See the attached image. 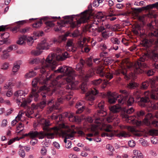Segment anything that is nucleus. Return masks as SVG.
<instances>
[{
    "label": "nucleus",
    "instance_id": "nucleus-1",
    "mask_svg": "<svg viewBox=\"0 0 158 158\" xmlns=\"http://www.w3.org/2000/svg\"><path fill=\"white\" fill-rule=\"evenodd\" d=\"M55 56L54 54L49 55L46 58V60H44L43 62H41L42 69L40 68V83H43L46 84V82L48 80L50 79L52 77V75H50L48 77V74L46 72V69L48 68L49 69L53 70L56 68V65L53 62V59ZM48 88L45 84L42 86H40V94L42 95V93L46 94L48 91L50 90Z\"/></svg>",
    "mask_w": 158,
    "mask_h": 158
},
{
    "label": "nucleus",
    "instance_id": "nucleus-2",
    "mask_svg": "<svg viewBox=\"0 0 158 158\" xmlns=\"http://www.w3.org/2000/svg\"><path fill=\"white\" fill-rule=\"evenodd\" d=\"M40 83V80L38 78H35L32 81V85L33 87L31 93L32 95H31L26 99L25 98L20 97L17 98L19 96L23 95L25 93L22 90H19L16 91L14 94V95L16 98L17 103L18 105L24 107L27 106V104L31 102L32 100V97H34V100L36 102L39 100L40 88L37 86V84Z\"/></svg>",
    "mask_w": 158,
    "mask_h": 158
},
{
    "label": "nucleus",
    "instance_id": "nucleus-3",
    "mask_svg": "<svg viewBox=\"0 0 158 158\" xmlns=\"http://www.w3.org/2000/svg\"><path fill=\"white\" fill-rule=\"evenodd\" d=\"M64 19L68 20L66 21L61 20L60 22H58L57 24H59V27H57L55 28V31H60L62 27H65L66 24L68 23L70 24L72 28H73L79 27L81 23H84L85 21L84 19V17H81L79 19H76V21L73 20V15L66 16H64Z\"/></svg>",
    "mask_w": 158,
    "mask_h": 158
},
{
    "label": "nucleus",
    "instance_id": "nucleus-4",
    "mask_svg": "<svg viewBox=\"0 0 158 158\" xmlns=\"http://www.w3.org/2000/svg\"><path fill=\"white\" fill-rule=\"evenodd\" d=\"M104 95L108 97V102L110 104L114 103L116 101L118 100V104H121L126 102L127 106H132L134 102V98L131 96L128 97L125 100L122 98L118 99V98H121V95H118L115 92L111 93L110 92H108L107 94H105Z\"/></svg>",
    "mask_w": 158,
    "mask_h": 158
},
{
    "label": "nucleus",
    "instance_id": "nucleus-5",
    "mask_svg": "<svg viewBox=\"0 0 158 158\" xmlns=\"http://www.w3.org/2000/svg\"><path fill=\"white\" fill-rule=\"evenodd\" d=\"M147 92H148L150 94L149 91H145L144 93L145 96L141 98L140 96L141 92L140 89H137L133 93V96L137 100H140V101H138V104L141 107H146V105L145 103L149 102L150 101L149 96L147 94Z\"/></svg>",
    "mask_w": 158,
    "mask_h": 158
},
{
    "label": "nucleus",
    "instance_id": "nucleus-6",
    "mask_svg": "<svg viewBox=\"0 0 158 158\" xmlns=\"http://www.w3.org/2000/svg\"><path fill=\"white\" fill-rule=\"evenodd\" d=\"M55 72L56 73H65L70 77V79L67 78V82H71L74 79V77L76 75L75 72L74 70L69 69L67 66H60L59 67L58 69L55 71Z\"/></svg>",
    "mask_w": 158,
    "mask_h": 158
},
{
    "label": "nucleus",
    "instance_id": "nucleus-7",
    "mask_svg": "<svg viewBox=\"0 0 158 158\" xmlns=\"http://www.w3.org/2000/svg\"><path fill=\"white\" fill-rule=\"evenodd\" d=\"M148 51L147 52L145 53L142 56L139 58V61L136 62L135 64L136 68V72L137 73H141L142 72V70L140 69V68H145L147 67V64L144 63V61L148 60ZM136 71V70H135Z\"/></svg>",
    "mask_w": 158,
    "mask_h": 158
},
{
    "label": "nucleus",
    "instance_id": "nucleus-8",
    "mask_svg": "<svg viewBox=\"0 0 158 158\" xmlns=\"http://www.w3.org/2000/svg\"><path fill=\"white\" fill-rule=\"evenodd\" d=\"M150 85L152 88H155L156 87V83L152 78H150L147 80L143 82L140 86V89L146 90L148 89Z\"/></svg>",
    "mask_w": 158,
    "mask_h": 158
},
{
    "label": "nucleus",
    "instance_id": "nucleus-9",
    "mask_svg": "<svg viewBox=\"0 0 158 158\" xmlns=\"http://www.w3.org/2000/svg\"><path fill=\"white\" fill-rule=\"evenodd\" d=\"M39 122L38 121H37V122L34 123L33 130L29 132L30 138L33 139L38 137L40 139V132L39 131Z\"/></svg>",
    "mask_w": 158,
    "mask_h": 158
},
{
    "label": "nucleus",
    "instance_id": "nucleus-10",
    "mask_svg": "<svg viewBox=\"0 0 158 158\" xmlns=\"http://www.w3.org/2000/svg\"><path fill=\"white\" fill-rule=\"evenodd\" d=\"M98 93V91L95 89L89 91L86 93V99L90 101L89 102V105H92L93 104V101L94 100L95 96Z\"/></svg>",
    "mask_w": 158,
    "mask_h": 158
},
{
    "label": "nucleus",
    "instance_id": "nucleus-11",
    "mask_svg": "<svg viewBox=\"0 0 158 158\" xmlns=\"http://www.w3.org/2000/svg\"><path fill=\"white\" fill-rule=\"evenodd\" d=\"M40 124L42 125V127L44 131L47 132H50L52 129L54 130V128H50V122L48 120H45L44 118H41L40 117Z\"/></svg>",
    "mask_w": 158,
    "mask_h": 158
},
{
    "label": "nucleus",
    "instance_id": "nucleus-12",
    "mask_svg": "<svg viewBox=\"0 0 158 158\" xmlns=\"http://www.w3.org/2000/svg\"><path fill=\"white\" fill-rule=\"evenodd\" d=\"M153 8H156L158 9V2L153 4L148 5L146 6L143 7L141 8H133L132 9L136 12H141L143 10H148Z\"/></svg>",
    "mask_w": 158,
    "mask_h": 158
},
{
    "label": "nucleus",
    "instance_id": "nucleus-13",
    "mask_svg": "<svg viewBox=\"0 0 158 158\" xmlns=\"http://www.w3.org/2000/svg\"><path fill=\"white\" fill-rule=\"evenodd\" d=\"M148 58L152 62H156L158 60V52L155 49L148 51Z\"/></svg>",
    "mask_w": 158,
    "mask_h": 158
},
{
    "label": "nucleus",
    "instance_id": "nucleus-14",
    "mask_svg": "<svg viewBox=\"0 0 158 158\" xmlns=\"http://www.w3.org/2000/svg\"><path fill=\"white\" fill-rule=\"evenodd\" d=\"M104 68H98L97 70V73L99 74L101 77H103L105 76L106 77L109 79H111L113 77V74L109 73L107 74H105V73L103 71Z\"/></svg>",
    "mask_w": 158,
    "mask_h": 158
},
{
    "label": "nucleus",
    "instance_id": "nucleus-15",
    "mask_svg": "<svg viewBox=\"0 0 158 158\" xmlns=\"http://www.w3.org/2000/svg\"><path fill=\"white\" fill-rule=\"evenodd\" d=\"M51 45L46 42V39L45 38H42L40 42V50H47L48 49Z\"/></svg>",
    "mask_w": 158,
    "mask_h": 158
},
{
    "label": "nucleus",
    "instance_id": "nucleus-16",
    "mask_svg": "<svg viewBox=\"0 0 158 158\" xmlns=\"http://www.w3.org/2000/svg\"><path fill=\"white\" fill-rule=\"evenodd\" d=\"M55 134L54 133H47L40 131V139H42L46 136L48 139H53L54 138Z\"/></svg>",
    "mask_w": 158,
    "mask_h": 158
},
{
    "label": "nucleus",
    "instance_id": "nucleus-17",
    "mask_svg": "<svg viewBox=\"0 0 158 158\" xmlns=\"http://www.w3.org/2000/svg\"><path fill=\"white\" fill-rule=\"evenodd\" d=\"M34 35L32 37H27L26 40L28 44L30 45H31L33 42V40H35L37 38H39V34L36 32H34L33 33Z\"/></svg>",
    "mask_w": 158,
    "mask_h": 158
},
{
    "label": "nucleus",
    "instance_id": "nucleus-18",
    "mask_svg": "<svg viewBox=\"0 0 158 158\" xmlns=\"http://www.w3.org/2000/svg\"><path fill=\"white\" fill-rule=\"evenodd\" d=\"M69 57L68 52H65L62 53L61 54L57 55L56 58L58 61H63Z\"/></svg>",
    "mask_w": 158,
    "mask_h": 158
},
{
    "label": "nucleus",
    "instance_id": "nucleus-19",
    "mask_svg": "<svg viewBox=\"0 0 158 158\" xmlns=\"http://www.w3.org/2000/svg\"><path fill=\"white\" fill-rule=\"evenodd\" d=\"M84 63V60L81 59V62L76 65V70L78 71L80 73L83 74L84 73L83 68Z\"/></svg>",
    "mask_w": 158,
    "mask_h": 158
},
{
    "label": "nucleus",
    "instance_id": "nucleus-20",
    "mask_svg": "<svg viewBox=\"0 0 158 158\" xmlns=\"http://www.w3.org/2000/svg\"><path fill=\"white\" fill-rule=\"evenodd\" d=\"M152 115L151 113H148L147 114L143 120V123L148 126H150L151 124L150 120L152 118Z\"/></svg>",
    "mask_w": 158,
    "mask_h": 158
},
{
    "label": "nucleus",
    "instance_id": "nucleus-21",
    "mask_svg": "<svg viewBox=\"0 0 158 158\" xmlns=\"http://www.w3.org/2000/svg\"><path fill=\"white\" fill-rule=\"evenodd\" d=\"M22 63V62L21 60L17 61L15 63L12 69V72L15 73L17 72L20 68V65Z\"/></svg>",
    "mask_w": 158,
    "mask_h": 158
},
{
    "label": "nucleus",
    "instance_id": "nucleus-22",
    "mask_svg": "<svg viewBox=\"0 0 158 158\" xmlns=\"http://www.w3.org/2000/svg\"><path fill=\"white\" fill-rule=\"evenodd\" d=\"M118 106H114L109 107V109L111 112L112 113H115L119 111L120 109L121 108V107L120 105L121 104H119Z\"/></svg>",
    "mask_w": 158,
    "mask_h": 158
},
{
    "label": "nucleus",
    "instance_id": "nucleus-23",
    "mask_svg": "<svg viewBox=\"0 0 158 158\" xmlns=\"http://www.w3.org/2000/svg\"><path fill=\"white\" fill-rule=\"evenodd\" d=\"M80 88L82 93L84 94L88 90V86L85 82L82 83L80 85Z\"/></svg>",
    "mask_w": 158,
    "mask_h": 158
},
{
    "label": "nucleus",
    "instance_id": "nucleus-24",
    "mask_svg": "<svg viewBox=\"0 0 158 158\" xmlns=\"http://www.w3.org/2000/svg\"><path fill=\"white\" fill-rule=\"evenodd\" d=\"M106 131L107 132H110L109 133H103L102 134V137L104 136H107L110 138L109 139H111V138L114 135V134L112 133V132H110L111 131V130L109 129L108 128H106Z\"/></svg>",
    "mask_w": 158,
    "mask_h": 158
},
{
    "label": "nucleus",
    "instance_id": "nucleus-25",
    "mask_svg": "<svg viewBox=\"0 0 158 158\" xmlns=\"http://www.w3.org/2000/svg\"><path fill=\"white\" fill-rule=\"evenodd\" d=\"M147 94L148 96L150 95L151 98L153 100H157L158 99V92L157 91H155L153 92L150 93L149 94L147 92Z\"/></svg>",
    "mask_w": 158,
    "mask_h": 158
},
{
    "label": "nucleus",
    "instance_id": "nucleus-26",
    "mask_svg": "<svg viewBox=\"0 0 158 158\" xmlns=\"http://www.w3.org/2000/svg\"><path fill=\"white\" fill-rule=\"evenodd\" d=\"M148 36L150 38H152L153 37H158V29H155L151 32H149Z\"/></svg>",
    "mask_w": 158,
    "mask_h": 158
},
{
    "label": "nucleus",
    "instance_id": "nucleus-27",
    "mask_svg": "<svg viewBox=\"0 0 158 158\" xmlns=\"http://www.w3.org/2000/svg\"><path fill=\"white\" fill-rule=\"evenodd\" d=\"M92 30L93 31H97L98 33H102L103 31H105L106 30L104 26H99L96 28H93Z\"/></svg>",
    "mask_w": 158,
    "mask_h": 158
},
{
    "label": "nucleus",
    "instance_id": "nucleus-28",
    "mask_svg": "<svg viewBox=\"0 0 158 158\" xmlns=\"http://www.w3.org/2000/svg\"><path fill=\"white\" fill-rule=\"evenodd\" d=\"M144 72L147 76L148 77L153 75L155 73L154 69H146L145 71Z\"/></svg>",
    "mask_w": 158,
    "mask_h": 158
},
{
    "label": "nucleus",
    "instance_id": "nucleus-29",
    "mask_svg": "<svg viewBox=\"0 0 158 158\" xmlns=\"http://www.w3.org/2000/svg\"><path fill=\"white\" fill-rule=\"evenodd\" d=\"M27 36L25 35H23L20 37L17 42V44L19 45H22L24 44L25 40H26Z\"/></svg>",
    "mask_w": 158,
    "mask_h": 158
},
{
    "label": "nucleus",
    "instance_id": "nucleus-30",
    "mask_svg": "<svg viewBox=\"0 0 158 158\" xmlns=\"http://www.w3.org/2000/svg\"><path fill=\"white\" fill-rule=\"evenodd\" d=\"M63 135L64 136H65V139L64 140V142L65 144H66L68 142V141L67 139L73 137V135L72 134H69L66 132H63L62 133Z\"/></svg>",
    "mask_w": 158,
    "mask_h": 158
},
{
    "label": "nucleus",
    "instance_id": "nucleus-31",
    "mask_svg": "<svg viewBox=\"0 0 158 158\" xmlns=\"http://www.w3.org/2000/svg\"><path fill=\"white\" fill-rule=\"evenodd\" d=\"M42 101L41 102H40V108L43 109L44 108L46 104V96L45 95H42Z\"/></svg>",
    "mask_w": 158,
    "mask_h": 158
},
{
    "label": "nucleus",
    "instance_id": "nucleus-32",
    "mask_svg": "<svg viewBox=\"0 0 158 158\" xmlns=\"http://www.w3.org/2000/svg\"><path fill=\"white\" fill-rule=\"evenodd\" d=\"M120 92L121 93L123 94V99L124 100H127V98L129 95V93L125 90H120Z\"/></svg>",
    "mask_w": 158,
    "mask_h": 158
},
{
    "label": "nucleus",
    "instance_id": "nucleus-33",
    "mask_svg": "<svg viewBox=\"0 0 158 158\" xmlns=\"http://www.w3.org/2000/svg\"><path fill=\"white\" fill-rule=\"evenodd\" d=\"M36 73L31 71H29V73H27L25 75V77L27 78H29L35 76Z\"/></svg>",
    "mask_w": 158,
    "mask_h": 158
},
{
    "label": "nucleus",
    "instance_id": "nucleus-34",
    "mask_svg": "<svg viewBox=\"0 0 158 158\" xmlns=\"http://www.w3.org/2000/svg\"><path fill=\"white\" fill-rule=\"evenodd\" d=\"M73 114L68 113L67 112H65L63 113L62 115H60L59 116L60 120V118H62L63 117H68L69 119V120H71V115H72Z\"/></svg>",
    "mask_w": 158,
    "mask_h": 158
},
{
    "label": "nucleus",
    "instance_id": "nucleus-35",
    "mask_svg": "<svg viewBox=\"0 0 158 158\" xmlns=\"http://www.w3.org/2000/svg\"><path fill=\"white\" fill-rule=\"evenodd\" d=\"M92 11L93 9H92V4L91 3H90L88 6V10H85L83 13L85 14H88L92 15L93 14Z\"/></svg>",
    "mask_w": 158,
    "mask_h": 158
},
{
    "label": "nucleus",
    "instance_id": "nucleus-36",
    "mask_svg": "<svg viewBox=\"0 0 158 158\" xmlns=\"http://www.w3.org/2000/svg\"><path fill=\"white\" fill-rule=\"evenodd\" d=\"M81 35L80 31L76 29L72 33H71L70 36L73 37H76L79 36Z\"/></svg>",
    "mask_w": 158,
    "mask_h": 158
},
{
    "label": "nucleus",
    "instance_id": "nucleus-37",
    "mask_svg": "<svg viewBox=\"0 0 158 158\" xmlns=\"http://www.w3.org/2000/svg\"><path fill=\"white\" fill-rule=\"evenodd\" d=\"M0 36L3 40H8V39L10 36V35L8 32H4L0 34Z\"/></svg>",
    "mask_w": 158,
    "mask_h": 158
},
{
    "label": "nucleus",
    "instance_id": "nucleus-38",
    "mask_svg": "<svg viewBox=\"0 0 158 158\" xmlns=\"http://www.w3.org/2000/svg\"><path fill=\"white\" fill-rule=\"evenodd\" d=\"M71 116V119H72L70 121H75L77 122H79L81 121V118L79 116L77 115L74 116L73 114Z\"/></svg>",
    "mask_w": 158,
    "mask_h": 158
},
{
    "label": "nucleus",
    "instance_id": "nucleus-39",
    "mask_svg": "<svg viewBox=\"0 0 158 158\" xmlns=\"http://www.w3.org/2000/svg\"><path fill=\"white\" fill-rule=\"evenodd\" d=\"M145 113V112L143 110L138 111L136 113L135 117L137 118H139L144 115Z\"/></svg>",
    "mask_w": 158,
    "mask_h": 158
},
{
    "label": "nucleus",
    "instance_id": "nucleus-40",
    "mask_svg": "<svg viewBox=\"0 0 158 158\" xmlns=\"http://www.w3.org/2000/svg\"><path fill=\"white\" fill-rule=\"evenodd\" d=\"M24 125L21 123H19L17 127V131H19L18 133L21 132L24 130Z\"/></svg>",
    "mask_w": 158,
    "mask_h": 158
},
{
    "label": "nucleus",
    "instance_id": "nucleus-41",
    "mask_svg": "<svg viewBox=\"0 0 158 158\" xmlns=\"http://www.w3.org/2000/svg\"><path fill=\"white\" fill-rule=\"evenodd\" d=\"M117 136L119 137H126L130 136L125 131H122L119 133L117 134Z\"/></svg>",
    "mask_w": 158,
    "mask_h": 158
},
{
    "label": "nucleus",
    "instance_id": "nucleus-42",
    "mask_svg": "<svg viewBox=\"0 0 158 158\" xmlns=\"http://www.w3.org/2000/svg\"><path fill=\"white\" fill-rule=\"evenodd\" d=\"M150 135L157 136L158 135V130L156 129H151L149 131Z\"/></svg>",
    "mask_w": 158,
    "mask_h": 158
},
{
    "label": "nucleus",
    "instance_id": "nucleus-43",
    "mask_svg": "<svg viewBox=\"0 0 158 158\" xmlns=\"http://www.w3.org/2000/svg\"><path fill=\"white\" fill-rule=\"evenodd\" d=\"M40 62V59L38 58H35L29 61V63L31 64H37Z\"/></svg>",
    "mask_w": 158,
    "mask_h": 158
},
{
    "label": "nucleus",
    "instance_id": "nucleus-44",
    "mask_svg": "<svg viewBox=\"0 0 158 158\" xmlns=\"http://www.w3.org/2000/svg\"><path fill=\"white\" fill-rule=\"evenodd\" d=\"M9 66V63L7 62L3 63L1 66V69L2 70H6L8 69Z\"/></svg>",
    "mask_w": 158,
    "mask_h": 158
},
{
    "label": "nucleus",
    "instance_id": "nucleus-45",
    "mask_svg": "<svg viewBox=\"0 0 158 158\" xmlns=\"http://www.w3.org/2000/svg\"><path fill=\"white\" fill-rule=\"evenodd\" d=\"M31 28L28 27H27L24 28H23L20 30V32L22 33H25L30 31L31 30Z\"/></svg>",
    "mask_w": 158,
    "mask_h": 158
},
{
    "label": "nucleus",
    "instance_id": "nucleus-46",
    "mask_svg": "<svg viewBox=\"0 0 158 158\" xmlns=\"http://www.w3.org/2000/svg\"><path fill=\"white\" fill-rule=\"evenodd\" d=\"M138 86V84L135 82H131L129 83V87L131 89H135Z\"/></svg>",
    "mask_w": 158,
    "mask_h": 158
},
{
    "label": "nucleus",
    "instance_id": "nucleus-47",
    "mask_svg": "<svg viewBox=\"0 0 158 158\" xmlns=\"http://www.w3.org/2000/svg\"><path fill=\"white\" fill-rule=\"evenodd\" d=\"M53 21H54V20L52 21H47L45 22V23L46 26L48 27H52L55 25V24L53 22Z\"/></svg>",
    "mask_w": 158,
    "mask_h": 158
},
{
    "label": "nucleus",
    "instance_id": "nucleus-48",
    "mask_svg": "<svg viewBox=\"0 0 158 158\" xmlns=\"http://www.w3.org/2000/svg\"><path fill=\"white\" fill-rule=\"evenodd\" d=\"M151 107L153 110H156L158 109V102L152 104ZM156 117L158 118V114L156 115Z\"/></svg>",
    "mask_w": 158,
    "mask_h": 158
},
{
    "label": "nucleus",
    "instance_id": "nucleus-49",
    "mask_svg": "<svg viewBox=\"0 0 158 158\" xmlns=\"http://www.w3.org/2000/svg\"><path fill=\"white\" fill-rule=\"evenodd\" d=\"M77 110L76 111V113L77 114H79L82 113L85 108V106H82L81 107L76 108Z\"/></svg>",
    "mask_w": 158,
    "mask_h": 158
},
{
    "label": "nucleus",
    "instance_id": "nucleus-50",
    "mask_svg": "<svg viewBox=\"0 0 158 158\" xmlns=\"http://www.w3.org/2000/svg\"><path fill=\"white\" fill-rule=\"evenodd\" d=\"M19 156L22 158H24L25 156V153L24 149L22 148L19 151Z\"/></svg>",
    "mask_w": 158,
    "mask_h": 158
},
{
    "label": "nucleus",
    "instance_id": "nucleus-51",
    "mask_svg": "<svg viewBox=\"0 0 158 158\" xmlns=\"http://www.w3.org/2000/svg\"><path fill=\"white\" fill-rule=\"evenodd\" d=\"M14 47V48H16V46L15 45H13L10 46L9 47H8L6 50H4L3 52V53L5 52H9L11 51L13 49V47Z\"/></svg>",
    "mask_w": 158,
    "mask_h": 158
},
{
    "label": "nucleus",
    "instance_id": "nucleus-52",
    "mask_svg": "<svg viewBox=\"0 0 158 158\" xmlns=\"http://www.w3.org/2000/svg\"><path fill=\"white\" fill-rule=\"evenodd\" d=\"M57 40L58 43H60L63 41H65L66 40L65 37H63L62 36H59L57 38Z\"/></svg>",
    "mask_w": 158,
    "mask_h": 158
},
{
    "label": "nucleus",
    "instance_id": "nucleus-53",
    "mask_svg": "<svg viewBox=\"0 0 158 158\" xmlns=\"http://www.w3.org/2000/svg\"><path fill=\"white\" fill-rule=\"evenodd\" d=\"M111 40L112 43L114 44H118L120 43V41H119L118 39L116 38H112Z\"/></svg>",
    "mask_w": 158,
    "mask_h": 158
},
{
    "label": "nucleus",
    "instance_id": "nucleus-54",
    "mask_svg": "<svg viewBox=\"0 0 158 158\" xmlns=\"http://www.w3.org/2000/svg\"><path fill=\"white\" fill-rule=\"evenodd\" d=\"M134 111V109L132 107H131L127 110H125V112L127 114H130L132 113Z\"/></svg>",
    "mask_w": 158,
    "mask_h": 158
},
{
    "label": "nucleus",
    "instance_id": "nucleus-55",
    "mask_svg": "<svg viewBox=\"0 0 158 158\" xmlns=\"http://www.w3.org/2000/svg\"><path fill=\"white\" fill-rule=\"evenodd\" d=\"M85 104V102L83 101H81L78 102L76 104V107L78 108L79 107H81L82 106H84Z\"/></svg>",
    "mask_w": 158,
    "mask_h": 158
},
{
    "label": "nucleus",
    "instance_id": "nucleus-56",
    "mask_svg": "<svg viewBox=\"0 0 158 158\" xmlns=\"http://www.w3.org/2000/svg\"><path fill=\"white\" fill-rule=\"evenodd\" d=\"M128 145L131 147H134L135 145V141L134 140H131L128 142Z\"/></svg>",
    "mask_w": 158,
    "mask_h": 158
},
{
    "label": "nucleus",
    "instance_id": "nucleus-57",
    "mask_svg": "<svg viewBox=\"0 0 158 158\" xmlns=\"http://www.w3.org/2000/svg\"><path fill=\"white\" fill-rule=\"evenodd\" d=\"M96 17L97 19L100 20L99 19H102L104 18V16L102 14V12H99L96 15Z\"/></svg>",
    "mask_w": 158,
    "mask_h": 158
},
{
    "label": "nucleus",
    "instance_id": "nucleus-58",
    "mask_svg": "<svg viewBox=\"0 0 158 158\" xmlns=\"http://www.w3.org/2000/svg\"><path fill=\"white\" fill-rule=\"evenodd\" d=\"M102 80L101 79L95 80L92 81L93 83L95 85H99L101 82Z\"/></svg>",
    "mask_w": 158,
    "mask_h": 158
},
{
    "label": "nucleus",
    "instance_id": "nucleus-59",
    "mask_svg": "<svg viewBox=\"0 0 158 158\" xmlns=\"http://www.w3.org/2000/svg\"><path fill=\"white\" fill-rule=\"evenodd\" d=\"M143 46L148 47L149 46L150 41L148 40H144L143 41Z\"/></svg>",
    "mask_w": 158,
    "mask_h": 158
},
{
    "label": "nucleus",
    "instance_id": "nucleus-60",
    "mask_svg": "<svg viewBox=\"0 0 158 158\" xmlns=\"http://www.w3.org/2000/svg\"><path fill=\"white\" fill-rule=\"evenodd\" d=\"M102 1H94L93 3V6L98 7L100 3H102Z\"/></svg>",
    "mask_w": 158,
    "mask_h": 158
},
{
    "label": "nucleus",
    "instance_id": "nucleus-61",
    "mask_svg": "<svg viewBox=\"0 0 158 158\" xmlns=\"http://www.w3.org/2000/svg\"><path fill=\"white\" fill-rule=\"evenodd\" d=\"M85 40H83V41H79L78 42V46L82 49L84 47V43Z\"/></svg>",
    "mask_w": 158,
    "mask_h": 158
},
{
    "label": "nucleus",
    "instance_id": "nucleus-62",
    "mask_svg": "<svg viewBox=\"0 0 158 158\" xmlns=\"http://www.w3.org/2000/svg\"><path fill=\"white\" fill-rule=\"evenodd\" d=\"M115 117H114L112 115V114L111 113L110 116L107 117V121L109 122L110 123V122H111L114 119Z\"/></svg>",
    "mask_w": 158,
    "mask_h": 158
},
{
    "label": "nucleus",
    "instance_id": "nucleus-63",
    "mask_svg": "<svg viewBox=\"0 0 158 158\" xmlns=\"http://www.w3.org/2000/svg\"><path fill=\"white\" fill-rule=\"evenodd\" d=\"M31 54L35 56L39 55H40L39 51L38 50H32L31 52Z\"/></svg>",
    "mask_w": 158,
    "mask_h": 158
},
{
    "label": "nucleus",
    "instance_id": "nucleus-64",
    "mask_svg": "<svg viewBox=\"0 0 158 158\" xmlns=\"http://www.w3.org/2000/svg\"><path fill=\"white\" fill-rule=\"evenodd\" d=\"M94 74V73L93 70H91V71L85 76V77L87 78H89L93 76Z\"/></svg>",
    "mask_w": 158,
    "mask_h": 158
}]
</instances>
